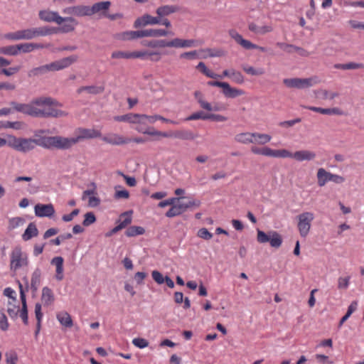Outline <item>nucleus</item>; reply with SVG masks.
<instances>
[{"label": "nucleus", "mask_w": 364, "mask_h": 364, "mask_svg": "<svg viewBox=\"0 0 364 364\" xmlns=\"http://www.w3.org/2000/svg\"><path fill=\"white\" fill-rule=\"evenodd\" d=\"M116 38L121 41H130L141 37V31H127L116 35Z\"/></svg>", "instance_id": "34"}, {"label": "nucleus", "mask_w": 364, "mask_h": 364, "mask_svg": "<svg viewBox=\"0 0 364 364\" xmlns=\"http://www.w3.org/2000/svg\"><path fill=\"white\" fill-rule=\"evenodd\" d=\"M148 50H135L132 52V59L147 60Z\"/></svg>", "instance_id": "54"}, {"label": "nucleus", "mask_w": 364, "mask_h": 364, "mask_svg": "<svg viewBox=\"0 0 364 364\" xmlns=\"http://www.w3.org/2000/svg\"><path fill=\"white\" fill-rule=\"evenodd\" d=\"M134 118H135L134 114L129 113L124 115L116 116L114 117V119L117 122H127L132 124L133 122H134Z\"/></svg>", "instance_id": "52"}, {"label": "nucleus", "mask_w": 364, "mask_h": 364, "mask_svg": "<svg viewBox=\"0 0 364 364\" xmlns=\"http://www.w3.org/2000/svg\"><path fill=\"white\" fill-rule=\"evenodd\" d=\"M12 108L19 112L34 117L35 115V100H32L30 103L23 104L12 102L11 103Z\"/></svg>", "instance_id": "14"}, {"label": "nucleus", "mask_w": 364, "mask_h": 364, "mask_svg": "<svg viewBox=\"0 0 364 364\" xmlns=\"http://www.w3.org/2000/svg\"><path fill=\"white\" fill-rule=\"evenodd\" d=\"M230 79L237 84H242L245 82V78L242 74L235 69H231Z\"/></svg>", "instance_id": "49"}, {"label": "nucleus", "mask_w": 364, "mask_h": 364, "mask_svg": "<svg viewBox=\"0 0 364 364\" xmlns=\"http://www.w3.org/2000/svg\"><path fill=\"white\" fill-rule=\"evenodd\" d=\"M173 48H191L197 46V41L193 39H173Z\"/></svg>", "instance_id": "35"}, {"label": "nucleus", "mask_w": 364, "mask_h": 364, "mask_svg": "<svg viewBox=\"0 0 364 364\" xmlns=\"http://www.w3.org/2000/svg\"><path fill=\"white\" fill-rule=\"evenodd\" d=\"M297 229L301 237H306L309 234L311 223L314 220V214L312 212L305 211L296 217Z\"/></svg>", "instance_id": "8"}, {"label": "nucleus", "mask_w": 364, "mask_h": 364, "mask_svg": "<svg viewBox=\"0 0 364 364\" xmlns=\"http://www.w3.org/2000/svg\"><path fill=\"white\" fill-rule=\"evenodd\" d=\"M137 132L144 134L150 136H157L164 138H168V132H161L149 127H139Z\"/></svg>", "instance_id": "36"}, {"label": "nucleus", "mask_w": 364, "mask_h": 364, "mask_svg": "<svg viewBox=\"0 0 364 364\" xmlns=\"http://www.w3.org/2000/svg\"><path fill=\"white\" fill-rule=\"evenodd\" d=\"M77 56L73 55L49 64L33 68L29 73V76L37 75L48 71H58L68 68L77 60Z\"/></svg>", "instance_id": "5"}, {"label": "nucleus", "mask_w": 364, "mask_h": 364, "mask_svg": "<svg viewBox=\"0 0 364 364\" xmlns=\"http://www.w3.org/2000/svg\"><path fill=\"white\" fill-rule=\"evenodd\" d=\"M19 290H20V298L22 304L21 309L19 310L20 317L23 320L24 324L27 325L28 323V309H27V304H26V297L25 292L23 289L22 284L19 282Z\"/></svg>", "instance_id": "21"}, {"label": "nucleus", "mask_w": 364, "mask_h": 364, "mask_svg": "<svg viewBox=\"0 0 364 364\" xmlns=\"http://www.w3.org/2000/svg\"><path fill=\"white\" fill-rule=\"evenodd\" d=\"M56 317L60 323L63 326L67 328H70L73 326V320L68 312L60 311L57 314Z\"/></svg>", "instance_id": "38"}, {"label": "nucleus", "mask_w": 364, "mask_h": 364, "mask_svg": "<svg viewBox=\"0 0 364 364\" xmlns=\"http://www.w3.org/2000/svg\"><path fill=\"white\" fill-rule=\"evenodd\" d=\"M0 54L16 55L18 54L16 46H8L0 48Z\"/></svg>", "instance_id": "51"}, {"label": "nucleus", "mask_w": 364, "mask_h": 364, "mask_svg": "<svg viewBox=\"0 0 364 364\" xmlns=\"http://www.w3.org/2000/svg\"><path fill=\"white\" fill-rule=\"evenodd\" d=\"M94 191L87 190L83 192L82 199L85 200L86 196H89L88 205L95 208L100 205V199L98 197L93 196Z\"/></svg>", "instance_id": "39"}, {"label": "nucleus", "mask_w": 364, "mask_h": 364, "mask_svg": "<svg viewBox=\"0 0 364 364\" xmlns=\"http://www.w3.org/2000/svg\"><path fill=\"white\" fill-rule=\"evenodd\" d=\"M252 132H242L235 136V140L240 144H252Z\"/></svg>", "instance_id": "40"}, {"label": "nucleus", "mask_w": 364, "mask_h": 364, "mask_svg": "<svg viewBox=\"0 0 364 364\" xmlns=\"http://www.w3.org/2000/svg\"><path fill=\"white\" fill-rule=\"evenodd\" d=\"M9 324L8 322L7 317L4 311H0V328L1 330L6 331L8 330Z\"/></svg>", "instance_id": "58"}, {"label": "nucleus", "mask_w": 364, "mask_h": 364, "mask_svg": "<svg viewBox=\"0 0 364 364\" xmlns=\"http://www.w3.org/2000/svg\"><path fill=\"white\" fill-rule=\"evenodd\" d=\"M41 273L40 269H36L31 276V287L34 289H37L41 283Z\"/></svg>", "instance_id": "46"}, {"label": "nucleus", "mask_w": 364, "mask_h": 364, "mask_svg": "<svg viewBox=\"0 0 364 364\" xmlns=\"http://www.w3.org/2000/svg\"><path fill=\"white\" fill-rule=\"evenodd\" d=\"M111 56L114 59H132V52L116 50L112 52Z\"/></svg>", "instance_id": "48"}, {"label": "nucleus", "mask_w": 364, "mask_h": 364, "mask_svg": "<svg viewBox=\"0 0 364 364\" xmlns=\"http://www.w3.org/2000/svg\"><path fill=\"white\" fill-rule=\"evenodd\" d=\"M64 259L62 257H55L51 259L50 264L55 267V277L58 281H62L64 278Z\"/></svg>", "instance_id": "23"}, {"label": "nucleus", "mask_w": 364, "mask_h": 364, "mask_svg": "<svg viewBox=\"0 0 364 364\" xmlns=\"http://www.w3.org/2000/svg\"><path fill=\"white\" fill-rule=\"evenodd\" d=\"M145 230L142 227L140 226H131L125 232V235L127 237H134L136 235H143Z\"/></svg>", "instance_id": "44"}, {"label": "nucleus", "mask_w": 364, "mask_h": 364, "mask_svg": "<svg viewBox=\"0 0 364 364\" xmlns=\"http://www.w3.org/2000/svg\"><path fill=\"white\" fill-rule=\"evenodd\" d=\"M10 270L16 272L20 269L26 268L28 266L29 259L26 252L23 251L21 246L14 247L9 255Z\"/></svg>", "instance_id": "6"}, {"label": "nucleus", "mask_w": 364, "mask_h": 364, "mask_svg": "<svg viewBox=\"0 0 364 364\" xmlns=\"http://www.w3.org/2000/svg\"><path fill=\"white\" fill-rule=\"evenodd\" d=\"M5 357L6 364H16L18 361L17 353L14 350L6 353Z\"/></svg>", "instance_id": "53"}, {"label": "nucleus", "mask_w": 364, "mask_h": 364, "mask_svg": "<svg viewBox=\"0 0 364 364\" xmlns=\"http://www.w3.org/2000/svg\"><path fill=\"white\" fill-rule=\"evenodd\" d=\"M110 5L111 3L108 1L95 3L91 7L88 6V16L99 13L105 14L109 9Z\"/></svg>", "instance_id": "26"}, {"label": "nucleus", "mask_w": 364, "mask_h": 364, "mask_svg": "<svg viewBox=\"0 0 364 364\" xmlns=\"http://www.w3.org/2000/svg\"><path fill=\"white\" fill-rule=\"evenodd\" d=\"M105 88L102 86H85L81 87L77 90L78 93H81L83 91H87L90 94H100L104 91Z\"/></svg>", "instance_id": "43"}, {"label": "nucleus", "mask_w": 364, "mask_h": 364, "mask_svg": "<svg viewBox=\"0 0 364 364\" xmlns=\"http://www.w3.org/2000/svg\"><path fill=\"white\" fill-rule=\"evenodd\" d=\"M55 301L54 294L53 291L45 287L42 289L41 301L44 306H48L51 305Z\"/></svg>", "instance_id": "33"}, {"label": "nucleus", "mask_w": 364, "mask_h": 364, "mask_svg": "<svg viewBox=\"0 0 364 364\" xmlns=\"http://www.w3.org/2000/svg\"><path fill=\"white\" fill-rule=\"evenodd\" d=\"M257 240L259 243L269 242L271 247L278 248L282 244V236L276 231H270L267 234L262 230H257Z\"/></svg>", "instance_id": "10"}, {"label": "nucleus", "mask_w": 364, "mask_h": 364, "mask_svg": "<svg viewBox=\"0 0 364 364\" xmlns=\"http://www.w3.org/2000/svg\"><path fill=\"white\" fill-rule=\"evenodd\" d=\"M197 69H198L203 74H204L205 76L210 77V78H213V79H216L218 78V77H220V75H218L216 73H215L214 72H213L211 70L208 69L206 65H205L204 63L203 62H200L198 65H197Z\"/></svg>", "instance_id": "42"}, {"label": "nucleus", "mask_w": 364, "mask_h": 364, "mask_svg": "<svg viewBox=\"0 0 364 364\" xmlns=\"http://www.w3.org/2000/svg\"><path fill=\"white\" fill-rule=\"evenodd\" d=\"M252 144L258 145H264L272 140V136L268 134L252 132Z\"/></svg>", "instance_id": "30"}, {"label": "nucleus", "mask_w": 364, "mask_h": 364, "mask_svg": "<svg viewBox=\"0 0 364 364\" xmlns=\"http://www.w3.org/2000/svg\"><path fill=\"white\" fill-rule=\"evenodd\" d=\"M305 109L321 113L322 114H328V115H342L343 112L341 109L338 107L333 108H321L313 106H305L304 107Z\"/></svg>", "instance_id": "27"}, {"label": "nucleus", "mask_w": 364, "mask_h": 364, "mask_svg": "<svg viewBox=\"0 0 364 364\" xmlns=\"http://www.w3.org/2000/svg\"><path fill=\"white\" fill-rule=\"evenodd\" d=\"M74 134L75 136L70 138L55 136V149H68L81 141L102 136V133L100 130L82 127L76 129Z\"/></svg>", "instance_id": "3"}, {"label": "nucleus", "mask_w": 364, "mask_h": 364, "mask_svg": "<svg viewBox=\"0 0 364 364\" xmlns=\"http://www.w3.org/2000/svg\"><path fill=\"white\" fill-rule=\"evenodd\" d=\"M153 279L159 284L164 283L165 277L161 272L157 270H154L151 273Z\"/></svg>", "instance_id": "64"}, {"label": "nucleus", "mask_w": 364, "mask_h": 364, "mask_svg": "<svg viewBox=\"0 0 364 364\" xmlns=\"http://www.w3.org/2000/svg\"><path fill=\"white\" fill-rule=\"evenodd\" d=\"M208 118V114H205L202 111L194 112L190 116H188L186 120V121H191V120H198V119H203V120H207Z\"/></svg>", "instance_id": "50"}, {"label": "nucleus", "mask_w": 364, "mask_h": 364, "mask_svg": "<svg viewBox=\"0 0 364 364\" xmlns=\"http://www.w3.org/2000/svg\"><path fill=\"white\" fill-rule=\"evenodd\" d=\"M200 205V201L199 200L191 199L186 203H183L180 200L179 202H177L174 205L171 206L166 213L165 215L167 218L176 217L181 215L190 208H198Z\"/></svg>", "instance_id": "9"}, {"label": "nucleus", "mask_w": 364, "mask_h": 364, "mask_svg": "<svg viewBox=\"0 0 364 364\" xmlns=\"http://www.w3.org/2000/svg\"><path fill=\"white\" fill-rule=\"evenodd\" d=\"M38 235V230L35 223H31L28 224L24 233L22 235V239L24 241H28L31 238L36 237Z\"/></svg>", "instance_id": "37"}, {"label": "nucleus", "mask_w": 364, "mask_h": 364, "mask_svg": "<svg viewBox=\"0 0 364 364\" xmlns=\"http://www.w3.org/2000/svg\"><path fill=\"white\" fill-rule=\"evenodd\" d=\"M50 47V44L43 43H25L16 45L17 53H30L36 49L48 48Z\"/></svg>", "instance_id": "20"}, {"label": "nucleus", "mask_w": 364, "mask_h": 364, "mask_svg": "<svg viewBox=\"0 0 364 364\" xmlns=\"http://www.w3.org/2000/svg\"><path fill=\"white\" fill-rule=\"evenodd\" d=\"M21 69L20 66L11 67L9 68H3L0 70V74H4L6 76H11L18 73Z\"/></svg>", "instance_id": "61"}, {"label": "nucleus", "mask_w": 364, "mask_h": 364, "mask_svg": "<svg viewBox=\"0 0 364 364\" xmlns=\"http://www.w3.org/2000/svg\"><path fill=\"white\" fill-rule=\"evenodd\" d=\"M168 138H176L182 140H193L194 139V135L190 131L177 130L174 132H168Z\"/></svg>", "instance_id": "31"}, {"label": "nucleus", "mask_w": 364, "mask_h": 364, "mask_svg": "<svg viewBox=\"0 0 364 364\" xmlns=\"http://www.w3.org/2000/svg\"><path fill=\"white\" fill-rule=\"evenodd\" d=\"M251 151L257 155L282 159L291 158L297 161H312L316 156L315 152L309 150H300L292 153L284 149H272L269 146L259 147L252 146L251 147Z\"/></svg>", "instance_id": "2"}, {"label": "nucleus", "mask_w": 364, "mask_h": 364, "mask_svg": "<svg viewBox=\"0 0 364 364\" xmlns=\"http://www.w3.org/2000/svg\"><path fill=\"white\" fill-rule=\"evenodd\" d=\"M8 146L16 151L27 153L33 150L36 146L45 149L55 148V142L54 136H42L38 139H34L9 135Z\"/></svg>", "instance_id": "1"}, {"label": "nucleus", "mask_w": 364, "mask_h": 364, "mask_svg": "<svg viewBox=\"0 0 364 364\" xmlns=\"http://www.w3.org/2000/svg\"><path fill=\"white\" fill-rule=\"evenodd\" d=\"M208 85L223 88V94L227 98H235L244 95L245 92L243 90L231 87L229 83L220 81H208Z\"/></svg>", "instance_id": "11"}, {"label": "nucleus", "mask_w": 364, "mask_h": 364, "mask_svg": "<svg viewBox=\"0 0 364 364\" xmlns=\"http://www.w3.org/2000/svg\"><path fill=\"white\" fill-rule=\"evenodd\" d=\"M198 236L204 240H210L213 237V234L210 232L208 229L203 228H200L198 232Z\"/></svg>", "instance_id": "62"}, {"label": "nucleus", "mask_w": 364, "mask_h": 364, "mask_svg": "<svg viewBox=\"0 0 364 364\" xmlns=\"http://www.w3.org/2000/svg\"><path fill=\"white\" fill-rule=\"evenodd\" d=\"M178 11V7L173 5H164L157 8L156 13L157 17L164 18L165 16H169Z\"/></svg>", "instance_id": "32"}, {"label": "nucleus", "mask_w": 364, "mask_h": 364, "mask_svg": "<svg viewBox=\"0 0 364 364\" xmlns=\"http://www.w3.org/2000/svg\"><path fill=\"white\" fill-rule=\"evenodd\" d=\"M229 36L235 41L237 43L247 50L257 49L262 52H265L266 48L252 43L248 40L244 39L242 36L235 29H230L228 31Z\"/></svg>", "instance_id": "13"}, {"label": "nucleus", "mask_w": 364, "mask_h": 364, "mask_svg": "<svg viewBox=\"0 0 364 364\" xmlns=\"http://www.w3.org/2000/svg\"><path fill=\"white\" fill-rule=\"evenodd\" d=\"M161 53L159 51L148 50L147 60H150L154 62H158L161 60Z\"/></svg>", "instance_id": "60"}, {"label": "nucleus", "mask_w": 364, "mask_h": 364, "mask_svg": "<svg viewBox=\"0 0 364 364\" xmlns=\"http://www.w3.org/2000/svg\"><path fill=\"white\" fill-rule=\"evenodd\" d=\"M104 142L112 145H122L131 142L130 138H125L117 134H109L102 137Z\"/></svg>", "instance_id": "18"}, {"label": "nucleus", "mask_w": 364, "mask_h": 364, "mask_svg": "<svg viewBox=\"0 0 364 364\" xmlns=\"http://www.w3.org/2000/svg\"><path fill=\"white\" fill-rule=\"evenodd\" d=\"M36 117H60L66 115L62 110L58 109L54 102L50 97H39L35 99Z\"/></svg>", "instance_id": "4"}, {"label": "nucleus", "mask_w": 364, "mask_h": 364, "mask_svg": "<svg viewBox=\"0 0 364 364\" xmlns=\"http://www.w3.org/2000/svg\"><path fill=\"white\" fill-rule=\"evenodd\" d=\"M170 34V32L162 28H149L141 30V37H162Z\"/></svg>", "instance_id": "28"}, {"label": "nucleus", "mask_w": 364, "mask_h": 364, "mask_svg": "<svg viewBox=\"0 0 364 364\" xmlns=\"http://www.w3.org/2000/svg\"><path fill=\"white\" fill-rule=\"evenodd\" d=\"M331 172L326 171L323 168H319L316 173L317 183L319 187L324 186L328 182L331 181Z\"/></svg>", "instance_id": "29"}, {"label": "nucleus", "mask_w": 364, "mask_h": 364, "mask_svg": "<svg viewBox=\"0 0 364 364\" xmlns=\"http://www.w3.org/2000/svg\"><path fill=\"white\" fill-rule=\"evenodd\" d=\"M159 22V18L157 16H152L148 14H146L135 20L134 23V27L135 28H138L149 25H158Z\"/></svg>", "instance_id": "16"}, {"label": "nucleus", "mask_w": 364, "mask_h": 364, "mask_svg": "<svg viewBox=\"0 0 364 364\" xmlns=\"http://www.w3.org/2000/svg\"><path fill=\"white\" fill-rule=\"evenodd\" d=\"M35 215L39 218L52 217L55 213L53 204H36L34 207Z\"/></svg>", "instance_id": "15"}, {"label": "nucleus", "mask_w": 364, "mask_h": 364, "mask_svg": "<svg viewBox=\"0 0 364 364\" xmlns=\"http://www.w3.org/2000/svg\"><path fill=\"white\" fill-rule=\"evenodd\" d=\"M48 34L47 30L44 28H31L19 30L12 33L5 34L6 39L12 41L31 40L39 36H44Z\"/></svg>", "instance_id": "7"}, {"label": "nucleus", "mask_w": 364, "mask_h": 364, "mask_svg": "<svg viewBox=\"0 0 364 364\" xmlns=\"http://www.w3.org/2000/svg\"><path fill=\"white\" fill-rule=\"evenodd\" d=\"M317 95L322 100H333L338 96V92H329L326 90H319L317 92Z\"/></svg>", "instance_id": "45"}, {"label": "nucleus", "mask_w": 364, "mask_h": 364, "mask_svg": "<svg viewBox=\"0 0 364 364\" xmlns=\"http://www.w3.org/2000/svg\"><path fill=\"white\" fill-rule=\"evenodd\" d=\"M350 283V277H339L338 279V289H348Z\"/></svg>", "instance_id": "59"}, {"label": "nucleus", "mask_w": 364, "mask_h": 364, "mask_svg": "<svg viewBox=\"0 0 364 364\" xmlns=\"http://www.w3.org/2000/svg\"><path fill=\"white\" fill-rule=\"evenodd\" d=\"M96 221L95 215L93 213L89 212L85 213V218L82 222V225L84 226H89L92 224H93Z\"/></svg>", "instance_id": "57"}, {"label": "nucleus", "mask_w": 364, "mask_h": 364, "mask_svg": "<svg viewBox=\"0 0 364 364\" xmlns=\"http://www.w3.org/2000/svg\"><path fill=\"white\" fill-rule=\"evenodd\" d=\"M194 96L202 109L208 112H217L220 110V107L217 105H213L211 103L207 102L205 100L203 95L200 91H196Z\"/></svg>", "instance_id": "19"}, {"label": "nucleus", "mask_w": 364, "mask_h": 364, "mask_svg": "<svg viewBox=\"0 0 364 364\" xmlns=\"http://www.w3.org/2000/svg\"><path fill=\"white\" fill-rule=\"evenodd\" d=\"M64 20L62 21V23L58 28V31L61 33H70L75 30L77 22L74 18L72 17H63Z\"/></svg>", "instance_id": "25"}, {"label": "nucleus", "mask_w": 364, "mask_h": 364, "mask_svg": "<svg viewBox=\"0 0 364 364\" xmlns=\"http://www.w3.org/2000/svg\"><path fill=\"white\" fill-rule=\"evenodd\" d=\"M17 301H8L7 313L11 319L17 318L19 312V306L16 304Z\"/></svg>", "instance_id": "41"}, {"label": "nucleus", "mask_w": 364, "mask_h": 364, "mask_svg": "<svg viewBox=\"0 0 364 364\" xmlns=\"http://www.w3.org/2000/svg\"><path fill=\"white\" fill-rule=\"evenodd\" d=\"M315 358L319 364H333V362L329 360V358L325 355L316 354Z\"/></svg>", "instance_id": "63"}, {"label": "nucleus", "mask_w": 364, "mask_h": 364, "mask_svg": "<svg viewBox=\"0 0 364 364\" xmlns=\"http://www.w3.org/2000/svg\"><path fill=\"white\" fill-rule=\"evenodd\" d=\"M88 6L83 5H78L74 6L66 7L63 10V14L73 15L76 16H88Z\"/></svg>", "instance_id": "22"}, {"label": "nucleus", "mask_w": 364, "mask_h": 364, "mask_svg": "<svg viewBox=\"0 0 364 364\" xmlns=\"http://www.w3.org/2000/svg\"><path fill=\"white\" fill-rule=\"evenodd\" d=\"M242 68L246 73L252 75H261L264 73L263 69H255L252 66H244Z\"/></svg>", "instance_id": "55"}, {"label": "nucleus", "mask_w": 364, "mask_h": 364, "mask_svg": "<svg viewBox=\"0 0 364 364\" xmlns=\"http://www.w3.org/2000/svg\"><path fill=\"white\" fill-rule=\"evenodd\" d=\"M132 343L134 346L139 348H144L148 347L149 342L143 338H135L132 340Z\"/></svg>", "instance_id": "56"}, {"label": "nucleus", "mask_w": 364, "mask_h": 364, "mask_svg": "<svg viewBox=\"0 0 364 364\" xmlns=\"http://www.w3.org/2000/svg\"><path fill=\"white\" fill-rule=\"evenodd\" d=\"M134 122H133L132 124H137V126L135 127L136 131L137 128L139 127H148L146 126L148 124H154L153 115L134 114Z\"/></svg>", "instance_id": "24"}, {"label": "nucleus", "mask_w": 364, "mask_h": 364, "mask_svg": "<svg viewBox=\"0 0 364 364\" xmlns=\"http://www.w3.org/2000/svg\"><path fill=\"white\" fill-rule=\"evenodd\" d=\"M283 83L289 88L304 89L313 86L317 83L316 77L309 78H286Z\"/></svg>", "instance_id": "12"}, {"label": "nucleus", "mask_w": 364, "mask_h": 364, "mask_svg": "<svg viewBox=\"0 0 364 364\" xmlns=\"http://www.w3.org/2000/svg\"><path fill=\"white\" fill-rule=\"evenodd\" d=\"M39 18L43 21L55 22L58 25H60L62 23V21L64 20L62 16H59L58 12L50 10L40 11Z\"/></svg>", "instance_id": "17"}, {"label": "nucleus", "mask_w": 364, "mask_h": 364, "mask_svg": "<svg viewBox=\"0 0 364 364\" xmlns=\"http://www.w3.org/2000/svg\"><path fill=\"white\" fill-rule=\"evenodd\" d=\"M131 223H132L131 215H129L128 212H126L120 215L118 224L123 229V228H126L128 225H129Z\"/></svg>", "instance_id": "47"}]
</instances>
